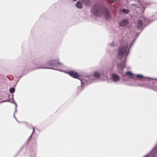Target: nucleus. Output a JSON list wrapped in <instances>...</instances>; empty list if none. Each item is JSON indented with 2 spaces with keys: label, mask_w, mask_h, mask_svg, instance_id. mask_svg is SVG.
<instances>
[{
  "label": "nucleus",
  "mask_w": 157,
  "mask_h": 157,
  "mask_svg": "<svg viewBox=\"0 0 157 157\" xmlns=\"http://www.w3.org/2000/svg\"><path fill=\"white\" fill-rule=\"evenodd\" d=\"M136 39L133 40L132 42L130 43L129 46L128 44L129 43V41L128 38L125 41L123 39L121 40V46L118 49V56L121 61V63L117 64V71L118 73H120L123 76H127L128 77L134 79L135 75L131 72L127 71L125 73L123 72V68L125 67V62L126 60V57L129 53V49L133 45Z\"/></svg>",
  "instance_id": "f257e3e1"
},
{
  "label": "nucleus",
  "mask_w": 157,
  "mask_h": 157,
  "mask_svg": "<svg viewBox=\"0 0 157 157\" xmlns=\"http://www.w3.org/2000/svg\"><path fill=\"white\" fill-rule=\"evenodd\" d=\"M36 64L38 66L33 67V66L34 64L32 62H30L26 64L23 71L25 70H34L37 69H49L62 71L60 68L63 67L62 63H60L58 60H51L47 62L46 64H44L43 62L40 61Z\"/></svg>",
  "instance_id": "f03ea898"
},
{
  "label": "nucleus",
  "mask_w": 157,
  "mask_h": 157,
  "mask_svg": "<svg viewBox=\"0 0 157 157\" xmlns=\"http://www.w3.org/2000/svg\"><path fill=\"white\" fill-rule=\"evenodd\" d=\"M103 10V6L98 3L94 4L91 10L92 14L94 16L99 17L102 14V10Z\"/></svg>",
  "instance_id": "7ed1b4c3"
},
{
  "label": "nucleus",
  "mask_w": 157,
  "mask_h": 157,
  "mask_svg": "<svg viewBox=\"0 0 157 157\" xmlns=\"http://www.w3.org/2000/svg\"><path fill=\"white\" fill-rule=\"evenodd\" d=\"M78 79L81 81L82 86L88 85L94 82V80L88 76H85L82 77H79Z\"/></svg>",
  "instance_id": "20e7f679"
},
{
  "label": "nucleus",
  "mask_w": 157,
  "mask_h": 157,
  "mask_svg": "<svg viewBox=\"0 0 157 157\" xmlns=\"http://www.w3.org/2000/svg\"><path fill=\"white\" fill-rule=\"evenodd\" d=\"M142 19L143 21L141 20H138L137 22V28L138 29L142 28L143 25V21L145 24L144 25L149 23V20L148 18H146L143 16Z\"/></svg>",
  "instance_id": "39448f33"
},
{
  "label": "nucleus",
  "mask_w": 157,
  "mask_h": 157,
  "mask_svg": "<svg viewBox=\"0 0 157 157\" xmlns=\"http://www.w3.org/2000/svg\"><path fill=\"white\" fill-rule=\"evenodd\" d=\"M103 72H98V71H94V76L96 78H99L101 76V78H104V79H106L108 78L107 73V72H105V75H103Z\"/></svg>",
  "instance_id": "423d86ee"
},
{
  "label": "nucleus",
  "mask_w": 157,
  "mask_h": 157,
  "mask_svg": "<svg viewBox=\"0 0 157 157\" xmlns=\"http://www.w3.org/2000/svg\"><path fill=\"white\" fill-rule=\"evenodd\" d=\"M102 12L106 19L108 20L111 18V16L110 14L109 10L106 7L103 6V10H102Z\"/></svg>",
  "instance_id": "0eeeda50"
},
{
  "label": "nucleus",
  "mask_w": 157,
  "mask_h": 157,
  "mask_svg": "<svg viewBox=\"0 0 157 157\" xmlns=\"http://www.w3.org/2000/svg\"><path fill=\"white\" fill-rule=\"evenodd\" d=\"M68 74L71 77L78 79L79 76L78 74L74 71H70L68 72Z\"/></svg>",
  "instance_id": "6e6552de"
},
{
  "label": "nucleus",
  "mask_w": 157,
  "mask_h": 157,
  "mask_svg": "<svg viewBox=\"0 0 157 157\" xmlns=\"http://www.w3.org/2000/svg\"><path fill=\"white\" fill-rule=\"evenodd\" d=\"M111 78L114 82H117L119 81L120 79V78L119 76L116 74L113 73L112 74Z\"/></svg>",
  "instance_id": "1a4fd4ad"
},
{
  "label": "nucleus",
  "mask_w": 157,
  "mask_h": 157,
  "mask_svg": "<svg viewBox=\"0 0 157 157\" xmlns=\"http://www.w3.org/2000/svg\"><path fill=\"white\" fill-rule=\"evenodd\" d=\"M134 76V79H136V82L138 81V79L143 80L145 78H148L147 77H145L141 75H135Z\"/></svg>",
  "instance_id": "9d476101"
},
{
  "label": "nucleus",
  "mask_w": 157,
  "mask_h": 157,
  "mask_svg": "<svg viewBox=\"0 0 157 157\" xmlns=\"http://www.w3.org/2000/svg\"><path fill=\"white\" fill-rule=\"evenodd\" d=\"M128 23V19H124L119 22V25L121 26L124 27L126 26Z\"/></svg>",
  "instance_id": "9b49d317"
},
{
  "label": "nucleus",
  "mask_w": 157,
  "mask_h": 157,
  "mask_svg": "<svg viewBox=\"0 0 157 157\" xmlns=\"http://www.w3.org/2000/svg\"><path fill=\"white\" fill-rule=\"evenodd\" d=\"M151 4V2H147V1H144L143 3H140L141 9L143 10L142 12H144L145 8L146 6H147L148 5H150Z\"/></svg>",
  "instance_id": "f8f14e48"
},
{
  "label": "nucleus",
  "mask_w": 157,
  "mask_h": 157,
  "mask_svg": "<svg viewBox=\"0 0 157 157\" xmlns=\"http://www.w3.org/2000/svg\"><path fill=\"white\" fill-rule=\"evenodd\" d=\"M13 94H12V97H13ZM4 102H10L13 104H14L15 105V112H17V104L16 102L14 101L13 98H12L11 99V100H10L9 99L7 100H5L3 101Z\"/></svg>",
  "instance_id": "ddd939ff"
},
{
  "label": "nucleus",
  "mask_w": 157,
  "mask_h": 157,
  "mask_svg": "<svg viewBox=\"0 0 157 157\" xmlns=\"http://www.w3.org/2000/svg\"><path fill=\"white\" fill-rule=\"evenodd\" d=\"M74 1H76L77 0H73ZM81 1L84 5L86 6H89L91 4V2L90 0H81Z\"/></svg>",
  "instance_id": "4468645a"
},
{
  "label": "nucleus",
  "mask_w": 157,
  "mask_h": 157,
  "mask_svg": "<svg viewBox=\"0 0 157 157\" xmlns=\"http://www.w3.org/2000/svg\"><path fill=\"white\" fill-rule=\"evenodd\" d=\"M82 2L80 1H78L76 2L75 6L77 8L79 9H81L82 7Z\"/></svg>",
  "instance_id": "2eb2a0df"
},
{
  "label": "nucleus",
  "mask_w": 157,
  "mask_h": 157,
  "mask_svg": "<svg viewBox=\"0 0 157 157\" xmlns=\"http://www.w3.org/2000/svg\"><path fill=\"white\" fill-rule=\"evenodd\" d=\"M122 12L123 13L126 14L129 13V11L128 10H127L125 9H123L122 10Z\"/></svg>",
  "instance_id": "dca6fc26"
},
{
  "label": "nucleus",
  "mask_w": 157,
  "mask_h": 157,
  "mask_svg": "<svg viewBox=\"0 0 157 157\" xmlns=\"http://www.w3.org/2000/svg\"><path fill=\"white\" fill-rule=\"evenodd\" d=\"M9 91L10 93H13L15 91V88L13 87H11L10 88Z\"/></svg>",
  "instance_id": "f3484780"
},
{
  "label": "nucleus",
  "mask_w": 157,
  "mask_h": 157,
  "mask_svg": "<svg viewBox=\"0 0 157 157\" xmlns=\"http://www.w3.org/2000/svg\"><path fill=\"white\" fill-rule=\"evenodd\" d=\"M36 151H34L33 152H31V157H35L36 155Z\"/></svg>",
  "instance_id": "a211bd4d"
},
{
  "label": "nucleus",
  "mask_w": 157,
  "mask_h": 157,
  "mask_svg": "<svg viewBox=\"0 0 157 157\" xmlns=\"http://www.w3.org/2000/svg\"><path fill=\"white\" fill-rule=\"evenodd\" d=\"M32 128H33V132H32V134H31V136H30V137L28 138V139L27 140V141H28L29 140H30V138H31V137L33 134V133L34 132V128L33 127H32Z\"/></svg>",
  "instance_id": "6ab92c4d"
},
{
  "label": "nucleus",
  "mask_w": 157,
  "mask_h": 157,
  "mask_svg": "<svg viewBox=\"0 0 157 157\" xmlns=\"http://www.w3.org/2000/svg\"><path fill=\"white\" fill-rule=\"evenodd\" d=\"M153 16L154 17V20L157 19V13L154 14Z\"/></svg>",
  "instance_id": "aec40b11"
},
{
  "label": "nucleus",
  "mask_w": 157,
  "mask_h": 157,
  "mask_svg": "<svg viewBox=\"0 0 157 157\" xmlns=\"http://www.w3.org/2000/svg\"><path fill=\"white\" fill-rule=\"evenodd\" d=\"M100 72H103V75H105V72H107V74H108V72L107 71H100ZM107 76L108 77V76Z\"/></svg>",
  "instance_id": "412c9836"
},
{
  "label": "nucleus",
  "mask_w": 157,
  "mask_h": 157,
  "mask_svg": "<svg viewBox=\"0 0 157 157\" xmlns=\"http://www.w3.org/2000/svg\"><path fill=\"white\" fill-rule=\"evenodd\" d=\"M134 85H135V86H142V85L141 84H135Z\"/></svg>",
  "instance_id": "4be33fe9"
},
{
  "label": "nucleus",
  "mask_w": 157,
  "mask_h": 157,
  "mask_svg": "<svg viewBox=\"0 0 157 157\" xmlns=\"http://www.w3.org/2000/svg\"><path fill=\"white\" fill-rule=\"evenodd\" d=\"M13 116H14V117L15 118V119L16 120V121L17 122H20L17 120L16 118L15 117V115H14V114Z\"/></svg>",
  "instance_id": "5701e85b"
},
{
  "label": "nucleus",
  "mask_w": 157,
  "mask_h": 157,
  "mask_svg": "<svg viewBox=\"0 0 157 157\" xmlns=\"http://www.w3.org/2000/svg\"><path fill=\"white\" fill-rule=\"evenodd\" d=\"M114 45L113 42H112L110 45V46H113Z\"/></svg>",
  "instance_id": "b1692460"
},
{
  "label": "nucleus",
  "mask_w": 157,
  "mask_h": 157,
  "mask_svg": "<svg viewBox=\"0 0 157 157\" xmlns=\"http://www.w3.org/2000/svg\"><path fill=\"white\" fill-rule=\"evenodd\" d=\"M139 34V33H136V35H137V36H138Z\"/></svg>",
  "instance_id": "393cba45"
},
{
  "label": "nucleus",
  "mask_w": 157,
  "mask_h": 157,
  "mask_svg": "<svg viewBox=\"0 0 157 157\" xmlns=\"http://www.w3.org/2000/svg\"><path fill=\"white\" fill-rule=\"evenodd\" d=\"M79 88H82V87H79Z\"/></svg>",
  "instance_id": "a878e982"
},
{
  "label": "nucleus",
  "mask_w": 157,
  "mask_h": 157,
  "mask_svg": "<svg viewBox=\"0 0 157 157\" xmlns=\"http://www.w3.org/2000/svg\"><path fill=\"white\" fill-rule=\"evenodd\" d=\"M15 112H14V113H15Z\"/></svg>",
  "instance_id": "bb28decb"
}]
</instances>
